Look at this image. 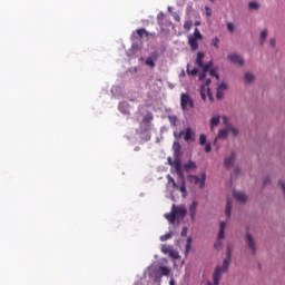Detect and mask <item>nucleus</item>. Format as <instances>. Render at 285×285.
Here are the masks:
<instances>
[{
  "mask_svg": "<svg viewBox=\"0 0 285 285\" xmlns=\"http://www.w3.org/2000/svg\"><path fill=\"white\" fill-rule=\"evenodd\" d=\"M165 217L169 224H174L175 219H177V214L175 213L174 207H171V213L165 214Z\"/></svg>",
  "mask_w": 285,
  "mask_h": 285,
  "instance_id": "15",
  "label": "nucleus"
},
{
  "mask_svg": "<svg viewBox=\"0 0 285 285\" xmlns=\"http://www.w3.org/2000/svg\"><path fill=\"white\" fill-rule=\"evenodd\" d=\"M161 250H163V253H168V247L164 246V247L161 248Z\"/></svg>",
  "mask_w": 285,
  "mask_h": 285,
  "instance_id": "54",
  "label": "nucleus"
},
{
  "mask_svg": "<svg viewBox=\"0 0 285 285\" xmlns=\"http://www.w3.org/2000/svg\"><path fill=\"white\" fill-rule=\"evenodd\" d=\"M173 208L175 209L176 217H179L180 219H184L186 217V213H188L186 206L184 205H180L178 207L173 205Z\"/></svg>",
  "mask_w": 285,
  "mask_h": 285,
  "instance_id": "8",
  "label": "nucleus"
},
{
  "mask_svg": "<svg viewBox=\"0 0 285 285\" xmlns=\"http://www.w3.org/2000/svg\"><path fill=\"white\" fill-rule=\"evenodd\" d=\"M119 110L120 112H122V115H130V105H128V102L122 101L119 104Z\"/></svg>",
  "mask_w": 285,
  "mask_h": 285,
  "instance_id": "12",
  "label": "nucleus"
},
{
  "mask_svg": "<svg viewBox=\"0 0 285 285\" xmlns=\"http://www.w3.org/2000/svg\"><path fill=\"white\" fill-rule=\"evenodd\" d=\"M184 168L187 171L188 170H195V168H197V164H195V161H193V160H188V163L184 165Z\"/></svg>",
  "mask_w": 285,
  "mask_h": 285,
  "instance_id": "21",
  "label": "nucleus"
},
{
  "mask_svg": "<svg viewBox=\"0 0 285 285\" xmlns=\"http://www.w3.org/2000/svg\"><path fill=\"white\" fill-rule=\"evenodd\" d=\"M246 244L250 248L252 253L255 254L257 247L255 245V239H253V236H250V234H246Z\"/></svg>",
  "mask_w": 285,
  "mask_h": 285,
  "instance_id": "10",
  "label": "nucleus"
},
{
  "mask_svg": "<svg viewBox=\"0 0 285 285\" xmlns=\"http://www.w3.org/2000/svg\"><path fill=\"white\" fill-rule=\"evenodd\" d=\"M144 121H146V118H144Z\"/></svg>",
  "mask_w": 285,
  "mask_h": 285,
  "instance_id": "62",
  "label": "nucleus"
},
{
  "mask_svg": "<svg viewBox=\"0 0 285 285\" xmlns=\"http://www.w3.org/2000/svg\"><path fill=\"white\" fill-rule=\"evenodd\" d=\"M175 171L178 175L179 179H181V185L178 187V190L183 194V197L186 198L187 190H186V179L184 176V169L181 168V158H175Z\"/></svg>",
  "mask_w": 285,
  "mask_h": 285,
  "instance_id": "2",
  "label": "nucleus"
},
{
  "mask_svg": "<svg viewBox=\"0 0 285 285\" xmlns=\"http://www.w3.org/2000/svg\"><path fill=\"white\" fill-rule=\"evenodd\" d=\"M205 86L208 88L210 86V78L205 79Z\"/></svg>",
  "mask_w": 285,
  "mask_h": 285,
  "instance_id": "50",
  "label": "nucleus"
},
{
  "mask_svg": "<svg viewBox=\"0 0 285 285\" xmlns=\"http://www.w3.org/2000/svg\"><path fill=\"white\" fill-rule=\"evenodd\" d=\"M184 134H185L184 130H180L179 132L175 131V132H174V136H175L176 139H181V136H183Z\"/></svg>",
  "mask_w": 285,
  "mask_h": 285,
  "instance_id": "40",
  "label": "nucleus"
},
{
  "mask_svg": "<svg viewBox=\"0 0 285 285\" xmlns=\"http://www.w3.org/2000/svg\"><path fill=\"white\" fill-rule=\"evenodd\" d=\"M248 8H249V10H259V8H262V6L257 1H250L248 3Z\"/></svg>",
  "mask_w": 285,
  "mask_h": 285,
  "instance_id": "24",
  "label": "nucleus"
},
{
  "mask_svg": "<svg viewBox=\"0 0 285 285\" xmlns=\"http://www.w3.org/2000/svg\"><path fill=\"white\" fill-rule=\"evenodd\" d=\"M168 163L170 166H174V168H175V159L173 160L171 158H168Z\"/></svg>",
  "mask_w": 285,
  "mask_h": 285,
  "instance_id": "51",
  "label": "nucleus"
},
{
  "mask_svg": "<svg viewBox=\"0 0 285 285\" xmlns=\"http://www.w3.org/2000/svg\"><path fill=\"white\" fill-rule=\"evenodd\" d=\"M185 250H186V253L190 252V244H186Z\"/></svg>",
  "mask_w": 285,
  "mask_h": 285,
  "instance_id": "52",
  "label": "nucleus"
},
{
  "mask_svg": "<svg viewBox=\"0 0 285 285\" xmlns=\"http://www.w3.org/2000/svg\"><path fill=\"white\" fill-rule=\"evenodd\" d=\"M200 97L203 101H206V86H200Z\"/></svg>",
  "mask_w": 285,
  "mask_h": 285,
  "instance_id": "34",
  "label": "nucleus"
},
{
  "mask_svg": "<svg viewBox=\"0 0 285 285\" xmlns=\"http://www.w3.org/2000/svg\"><path fill=\"white\" fill-rule=\"evenodd\" d=\"M179 77H186V71L184 69L180 71Z\"/></svg>",
  "mask_w": 285,
  "mask_h": 285,
  "instance_id": "53",
  "label": "nucleus"
},
{
  "mask_svg": "<svg viewBox=\"0 0 285 285\" xmlns=\"http://www.w3.org/2000/svg\"><path fill=\"white\" fill-rule=\"evenodd\" d=\"M197 206L198 203L197 200H194L190 205H189V215L191 217V222H195V217L197 215Z\"/></svg>",
  "mask_w": 285,
  "mask_h": 285,
  "instance_id": "11",
  "label": "nucleus"
},
{
  "mask_svg": "<svg viewBox=\"0 0 285 285\" xmlns=\"http://www.w3.org/2000/svg\"><path fill=\"white\" fill-rule=\"evenodd\" d=\"M219 116H214L210 119V129L213 130V128H215V126H219Z\"/></svg>",
  "mask_w": 285,
  "mask_h": 285,
  "instance_id": "23",
  "label": "nucleus"
},
{
  "mask_svg": "<svg viewBox=\"0 0 285 285\" xmlns=\"http://www.w3.org/2000/svg\"><path fill=\"white\" fill-rule=\"evenodd\" d=\"M173 150H174V153L176 155L175 159H177V158L179 159L178 155H179V153L181 150V144L175 141L174 145H173Z\"/></svg>",
  "mask_w": 285,
  "mask_h": 285,
  "instance_id": "18",
  "label": "nucleus"
},
{
  "mask_svg": "<svg viewBox=\"0 0 285 285\" xmlns=\"http://www.w3.org/2000/svg\"><path fill=\"white\" fill-rule=\"evenodd\" d=\"M167 179H168V184H171L174 188H179V185L175 183V178H173V176L168 175Z\"/></svg>",
  "mask_w": 285,
  "mask_h": 285,
  "instance_id": "31",
  "label": "nucleus"
},
{
  "mask_svg": "<svg viewBox=\"0 0 285 285\" xmlns=\"http://www.w3.org/2000/svg\"><path fill=\"white\" fill-rule=\"evenodd\" d=\"M230 246H227V256L225 257L223 262V266L218 265L216 266L214 274H213V282H207L206 285H219V279H222V275L228 271L230 266V255H232Z\"/></svg>",
  "mask_w": 285,
  "mask_h": 285,
  "instance_id": "1",
  "label": "nucleus"
},
{
  "mask_svg": "<svg viewBox=\"0 0 285 285\" xmlns=\"http://www.w3.org/2000/svg\"><path fill=\"white\" fill-rule=\"evenodd\" d=\"M188 179L190 184L198 186L200 189L206 187V173H203L200 177L197 175H189Z\"/></svg>",
  "mask_w": 285,
  "mask_h": 285,
  "instance_id": "5",
  "label": "nucleus"
},
{
  "mask_svg": "<svg viewBox=\"0 0 285 285\" xmlns=\"http://www.w3.org/2000/svg\"><path fill=\"white\" fill-rule=\"evenodd\" d=\"M214 77H215V79H217V81H219V75L218 73H216Z\"/></svg>",
  "mask_w": 285,
  "mask_h": 285,
  "instance_id": "57",
  "label": "nucleus"
},
{
  "mask_svg": "<svg viewBox=\"0 0 285 285\" xmlns=\"http://www.w3.org/2000/svg\"><path fill=\"white\" fill-rule=\"evenodd\" d=\"M199 144H200V146H204L206 144V135L202 134L199 136Z\"/></svg>",
  "mask_w": 285,
  "mask_h": 285,
  "instance_id": "38",
  "label": "nucleus"
},
{
  "mask_svg": "<svg viewBox=\"0 0 285 285\" xmlns=\"http://www.w3.org/2000/svg\"><path fill=\"white\" fill-rule=\"evenodd\" d=\"M181 237H186L188 235V227H184L180 233Z\"/></svg>",
  "mask_w": 285,
  "mask_h": 285,
  "instance_id": "43",
  "label": "nucleus"
},
{
  "mask_svg": "<svg viewBox=\"0 0 285 285\" xmlns=\"http://www.w3.org/2000/svg\"><path fill=\"white\" fill-rule=\"evenodd\" d=\"M169 285H175V278H170Z\"/></svg>",
  "mask_w": 285,
  "mask_h": 285,
  "instance_id": "55",
  "label": "nucleus"
},
{
  "mask_svg": "<svg viewBox=\"0 0 285 285\" xmlns=\"http://www.w3.org/2000/svg\"><path fill=\"white\" fill-rule=\"evenodd\" d=\"M150 119H153V116H150Z\"/></svg>",
  "mask_w": 285,
  "mask_h": 285,
  "instance_id": "61",
  "label": "nucleus"
},
{
  "mask_svg": "<svg viewBox=\"0 0 285 285\" xmlns=\"http://www.w3.org/2000/svg\"><path fill=\"white\" fill-rule=\"evenodd\" d=\"M199 72V70L197 68H194L193 70H190V65H187V75H191V77L197 76V73Z\"/></svg>",
  "mask_w": 285,
  "mask_h": 285,
  "instance_id": "28",
  "label": "nucleus"
},
{
  "mask_svg": "<svg viewBox=\"0 0 285 285\" xmlns=\"http://www.w3.org/2000/svg\"><path fill=\"white\" fill-rule=\"evenodd\" d=\"M212 46H214L216 50H219V38L215 37L214 39H212Z\"/></svg>",
  "mask_w": 285,
  "mask_h": 285,
  "instance_id": "33",
  "label": "nucleus"
},
{
  "mask_svg": "<svg viewBox=\"0 0 285 285\" xmlns=\"http://www.w3.org/2000/svg\"><path fill=\"white\" fill-rule=\"evenodd\" d=\"M235 199H237V202H246L248 199V196H246V194H244V191H234L233 193Z\"/></svg>",
  "mask_w": 285,
  "mask_h": 285,
  "instance_id": "14",
  "label": "nucleus"
},
{
  "mask_svg": "<svg viewBox=\"0 0 285 285\" xmlns=\"http://www.w3.org/2000/svg\"><path fill=\"white\" fill-rule=\"evenodd\" d=\"M168 120L170 126H177V116L175 115L168 116Z\"/></svg>",
  "mask_w": 285,
  "mask_h": 285,
  "instance_id": "30",
  "label": "nucleus"
},
{
  "mask_svg": "<svg viewBox=\"0 0 285 285\" xmlns=\"http://www.w3.org/2000/svg\"><path fill=\"white\" fill-rule=\"evenodd\" d=\"M205 12L207 17H212L213 16V9H210L209 7H205Z\"/></svg>",
  "mask_w": 285,
  "mask_h": 285,
  "instance_id": "41",
  "label": "nucleus"
},
{
  "mask_svg": "<svg viewBox=\"0 0 285 285\" xmlns=\"http://www.w3.org/2000/svg\"><path fill=\"white\" fill-rule=\"evenodd\" d=\"M195 26H202V22L196 21V22H195Z\"/></svg>",
  "mask_w": 285,
  "mask_h": 285,
  "instance_id": "58",
  "label": "nucleus"
},
{
  "mask_svg": "<svg viewBox=\"0 0 285 285\" xmlns=\"http://www.w3.org/2000/svg\"><path fill=\"white\" fill-rule=\"evenodd\" d=\"M160 274L165 277H168V275H170V268L166 267V266H160L159 267Z\"/></svg>",
  "mask_w": 285,
  "mask_h": 285,
  "instance_id": "25",
  "label": "nucleus"
},
{
  "mask_svg": "<svg viewBox=\"0 0 285 285\" xmlns=\"http://www.w3.org/2000/svg\"><path fill=\"white\" fill-rule=\"evenodd\" d=\"M228 126H226L225 128L223 129H219L218 131V138L219 139H226V137H228Z\"/></svg>",
  "mask_w": 285,
  "mask_h": 285,
  "instance_id": "19",
  "label": "nucleus"
},
{
  "mask_svg": "<svg viewBox=\"0 0 285 285\" xmlns=\"http://www.w3.org/2000/svg\"><path fill=\"white\" fill-rule=\"evenodd\" d=\"M235 164V153H232L229 157L225 158L224 165L225 168H233Z\"/></svg>",
  "mask_w": 285,
  "mask_h": 285,
  "instance_id": "13",
  "label": "nucleus"
},
{
  "mask_svg": "<svg viewBox=\"0 0 285 285\" xmlns=\"http://www.w3.org/2000/svg\"><path fill=\"white\" fill-rule=\"evenodd\" d=\"M184 139L185 141H190L193 140V129L190 127H188L186 130H185V134H184Z\"/></svg>",
  "mask_w": 285,
  "mask_h": 285,
  "instance_id": "20",
  "label": "nucleus"
},
{
  "mask_svg": "<svg viewBox=\"0 0 285 285\" xmlns=\"http://www.w3.org/2000/svg\"><path fill=\"white\" fill-rule=\"evenodd\" d=\"M145 63L150 68H155V60H153V58H147Z\"/></svg>",
  "mask_w": 285,
  "mask_h": 285,
  "instance_id": "36",
  "label": "nucleus"
},
{
  "mask_svg": "<svg viewBox=\"0 0 285 285\" xmlns=\"http://www.w3.org/2000/svg\"><path fill=\"white\" fill-rule=\"evenodd\" d=\"M232 209H233V199L227 198L226 209H225L226 217H228V218L230 217Z\"/></svg>",
  "mask_w": 285,
  "mask_h": 285,
  "instance_id": "16",
  "label": "nucleus"
},
{
  "mask_svg": "<svg viewBox=\"0 0 285 285\" xmlns=\"http://www.w3.org/2000/svg\"><path fill=\"white\" fill-rule=\"evenodd\" d=\"M277 43V40H275V38H272L269 40V46H272V48H275V45Z\"/></svg>",
  "mask_w": 285,
  "mask_h": 285,
  "instance_id": "46",
  "label": "nucleus"
},
{
  "mask_svg": "<svg viewBox=\"0 0 285 285\" xmlns=\"http://www.w3.org/2000/svg\"><path fill=\"white\" fill-rule=\"evenodd\" d=\"M226 90H228V85L226 82L218 85L216 89V98L224 99V92H226Z\"/></svg>",
  "mask_w": 285,
  "mask_h": 285,
  "instance_id": "7",
  "label": "nucleus"
},
{
  "mask_svg": "<svg viewBox=\"0 0 285 285\" xmlns=\"http://www.w3.org/2000/svg\"><path fill=\"white\" fill-rule=\"evenodd\" d=\"M173 17L175 21H178V22L181 21V17L179 16V13L174 12Z\"/></svg>",
  "mask_w": 285,
  "mask_h": 285,
  "instance_id": "42",
  "label": "nucleus"
},
{
  "mask_svg": "<svg viewBox=\"0 0 285 285\" xmlns=\"http://www.w3.org/2000/svg\"><path fill=\"white\" fill-rule=\"evenodd\" d=\"M227 59L232 63H237L238 66H244V58L237 53H229L227 56Z\"/></svg>",
  "mask_w": 285,
  "mask_h": 285,
  "instance_id": "6",
  "label": "nucleus"
},
{
  "mask_svg": "<svg viewBox=\"0 0 285 285\" xmlns=\"http://www.w3.org/2000/svg\"><path fill=\"white\" fill-rule=\"evenodd\" d=\"M223 121H224L225 127H226V126H230V125L228 124V117L223 116Z\"/></svg>",
  "mask_w": 285,
  "mask_h": 285,
  "instance_id": "48",
  "label": "nucleus"
},
{
  "mask_svg": "<svg viewBox=\"0 0 285 285\" xmlns=\"http://www.w3.org/2000/svg\"><path fill=\"white\" fill-rule=\"evenodd\" d=\"M191 242H193V238L188 237V238H187V244H189V245H190V244H191Z\"/></svg>",
  "mask_w": 285,
  "mask_h": 285,
  "instance_id": "56",
  "label": "nucleus"
},
{
  "mask_svg": "<svg viewBox=\"0 0 285 285\" xmlns=\"http://www.w3.org/2000/svg\"><path fill=\"white\" fill-rule=\"evenodd\" d=\"M173 237V233H167L163 236H160V242H168Z\"/></svg>",
  "mask_w": 285,
  "mask_h": 285,
  "instance_id": "35",
  "label": "nucleus"
},
{
  "mask_svg": "<svg viewBox=\"0 0 285 285\" xmlns=\"http://www.w3.org/2000/svg\"><path fill=\"white\" fill-rule=\"evenodd\" d=\"M208 72L210 77H215V75H217V71L215 69H209Z\"/></svg>",
  "mask_w": 285,
  "mask_h": 285,
  "instance_id": "47",
  "label": "nucleus"
},
{
  "mask_svg": "<svg viewBox=\"0 0 285 285\" xmlns=\"http://www.w3.org/2000/svg\"><path fill=\"white\" fill-rule=\"evenodd\" d=\"M213 150V147L210 146V142H207L205 146V153H210Z\"/></svg>",
  "mask_w": 285,
  "mask_h": 285,
  "instance_id": "44",
  "label": "nucleus"
},
{
  "mask_svg": "<svg viewBox=\"0 0 285 285\" xmlns=\"http://www.w3.org/2000/svg\"><path fill=\"white\" fill-rule=\"evenodd\" d=\"M185 30H190L193 28V22L190 20H187L184 22Z\"/></svg>",
  "mask_w": 285,
  "mask_h": 285,
  "instance_id": "37",
  "label": "nucleus"
},
{
  "mask_svg": "<svg viewBox=\"0 0 285 285\" xmlns=\"http://www.w3.org/2000/svg\"><path fill=\"white\" fill-rule=\"evenodd\" d=\"M216 250H219V248H222V240H217L215 244H214Z\"/></svg>",
  "mask_w": 285,
  "mask_h": 285,
  "instance_id": "45",
  "label": "nucleus"
},
{
  "mask_svg": "<svg viewBox=\"0 0 285 285\" xmlns=\"http://www.w3.org/2000/svg\"><path fill=\"white\" fill-rule=\"evenodd\" d=\"M180 107L184 112H188V110H193L195 108V101L188 92H183L180 95Z\"/></svg>",
  "mask_w": 285,
  "mask_h": 285,
  "instance_id": "4",
  "label": "nucleus"
},
{
  "mask_svg": "<svg viewBox=\"0 0 285 285\" xmlns=\"http://www.w3.org/2000/svg\"><path fill=\"white\" fill-rule=\"evenodd\" d=\"M245 81L247 83H253L255 81V76L250 72L245 73Z\"/></svg>",
  "mask_w": 285,
  "mask_h": 285,
  "instance_id": "26",
  "label": "nucleus"
},
{
  "mask_svg": "<svg viewBox=\"0 0 285 285\" xmlns=\"http://www.w3.org/2000/svg\"><path fill=\"white\" fill-rule=\"evenodd\" d=\"M269 183H271V178L267 177L263 180V186H268Z\"/></svg>",
  "mask_w": 285,
  "mask_h": 285,
  "instance_id": "49",
  "label": "nucleus"
},
{
  "mask_svg": "<svg viewBox=\"0 0 285 285\" xmlns=\"http://www.w3.org/2000/svg\"><path fill=\"white\" fill-rule=\"evenodd\" d=\"M204 39V36L202 35V32H199L198 28H195L194 30V35L188 37V45L190 50H193L195 52V50L199 49V42L197 41H202Z\"/></svg>",
  "mask_w": 285,
  "mask_h": 285,
  "instance_id": "3",
  "label": "nucleus"
},
{
  "mask_svg": "<svg viewBox=\"0 0 285 285\" xmlns=\"http://www.w3.org/2000/svg\"><path fill=\"white\" fill-rule=\"evenodd\" d=\"M212 1V3L215 1V0H210Z\"/></svg>",
  "mask_w": 285,
  "mask_h": 285,
  "instance_id": "59",
  "label": "nucleus"
},
{
  "mask_svg": "<svg viewBox=\"0 0 285 285\" xmlns=\"http://www.w3.org/2000/svg\"><path fill=\"white\" fill-rule=\"evenodd\" d=\"M137 35L142 39L144 35L148 37V31H146V29H137Z\"/></svg>",
  "mask_w": 285,
  "mask_h": 285,
  "instance_id": "32",
  "label": "nucleus"
},
{
  "mask_svg": "<svg viewBox=\"0 0 285 285\" xmlns=\"http://www.w3.org/2000/svg\"><path fill=\"white\" fill-rule=\"evenodd\" d=\"M227 30H228L229 32H235V24H233L232 22H228V23H227Z\"/></svg>",
  "mask_w": 285,
  "mask_h": 285,
  "instance_id": "39",
  "label": "nucleus"
},
{
  "mask_svg": "<svg viewBox=\"0 0 285 285\" xmlns=\"http://www.w3.org/2000/svg\"><path fill=\"white\" fill-rule=\"evenodd\" d=\"M227 128H228V131L234 135V137H237V135H239V129H237L236 127L227 125Z\"/></svg>",
  "mask_w": 285,
  "mask_h": 285,
  "instance_id": "29",
  "label": "nucleus"
},
{
  "mask_svg": "<svg viewBox=\"0 0 285 285\" xmlns=\"http://www.w3.org/2000/svg\"><path fill=\"white\" fill-rule=\"evenodd\" d=\"M196 66L204 68V52L199 51L196 57Z\"/></svg>",
  "mask_w": 285,
  "mask_h": 285,
  "instance_id": "17",
  "label": "nucleus"
},
{
  "mask_svg": "<svg viewBox=\"0 0 285 285\" xmlns=\"http://www.w3.org/2000/svg\"><path fill=\"white\" fill-rule=\"evenodd\" d=\"M210 68H213V60H210L206 65H203V67H202L203 72L199 73V81H204V79H206V72H208V70H210Z\"/></svg>",
  "mask_w": 285,
  "mask_h": 285,
  "instance_id": "9",
  "label": "nucleus"
},
{
  "mask_svg": "<svg viewBox=\"0 0 285 285\" xmlns=\"http://www.w3.org/2000/svg\"><path fill=\"white\" fill-rule=\"evenodd\" d=\"M169 12H170V7L168 8Z\"/></svg>",
  "mask_w": 285,
  "mask_h": 285,
  "instance_id": "60",
  "label": "nucleus"
},
{
  "mask_svg": "<svg viewBox=\"0 0 285 285\" xmlns=\"http://www.w3.org/2000/svg\"><path fill=\"white\" fill-rule=\"evenodd\" d=\"M225 228H226V222H222L220 223V228H219V233H218V239H224L225 237Z\"/></svg>",
  "mask_w": 285,
  "mask_h": 285,
  "instance_id": "22",
  "label": "nucleus"
},
{
  "mask_svg": "<svg viewBox=\"0 0 285 285\" xmlns=\"http://www.w3.org/2000/svg\"><path fill=\"white\" fill-rule=\"evenodd\" d=\"M268 37V29H264L261 31V43L264 45V41H266V38Z\"/></svg>",
  "mask_w": 285,
  "mask_h": 285,
  "instance_id": "27",
  "label": "nucleus"
}]
</instances>
